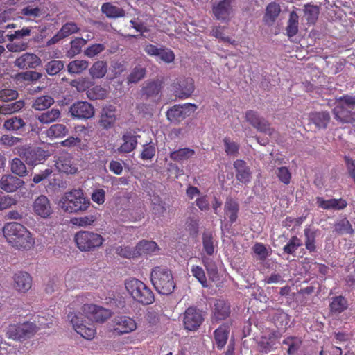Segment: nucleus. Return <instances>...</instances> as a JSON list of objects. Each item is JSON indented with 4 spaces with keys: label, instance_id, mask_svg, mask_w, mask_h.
<instances>
[{
    "label": "nucleus",
    "instance_id": "f257e3e1",
    "mask_svg": "<svg viewBox=\"0 0 355 355\" xmlns=\"http://www.w3.org/2000/svg\"><path fill=\"white\" fill-rule=\"evenodd\" d=\"M3 233L8 243L19 250H30L35 244L33 234L19 223H6L3 227Z\"/></svg>",
    "mask_w": 355,
    "mask_h": 355
},
{
    "label": "nucleus",
    "instance_id": "f03ea898",
    "mask_svg": "<svg viewBox=\"0 0 355 355\" xmlns=\"http://www.w3.org/2000/svg\"><path fill=\"white\" fill-rule=\"evenodd\" d=\"M150 281L155 289L162 295L171 294L176 287L172 271L163 266H155L152 269Z\"/></svg>",
    "mask_w": 355,
    "mask_h": 355
},
{
    "label": "nucleus",
    "instance_id": "7ed1b4c3",
    "mask_svg": "<svg viewBox=\"0 0 355 355\" xmlns=\"http://www.w3.org/2000/svg\"><path fill=\"white\" fill-rule=\"evenodd\" d=\"M59 205L65 212L78 214L86 211L90 205V201L85 196L82 189H73L63 195Z\"/></svg>",
    "mask_w": 355,
    "mask_h": 355
},
{
    "label": "nucleus",
    "instance_id": "20e7f679",
    "mask_svg": "<svg viewBox=\"0 0 355 355\" xmlns=\"http://www.w3.org/2000/svg\"><path fill=\"white\" fill-rule=\"evenodd\" d=\"M125 287L132 299L140 304L148 305L155 301L152 290L138 279L132 277L125 280Z\"/></svg>",
    "mask_w": 355,
    "mask_h": 355
},
{
    "label": "nucleus",
    "instance_id": "39448f33",
    "mask_svg": "<svg viewBox=\"0 0 355 355\" xmlns=\"http://www.w3.org/2000/svg\"><path fill=\"white\" fill-rule=\"evenodd\" d=\"M336 121L342 123H352L355 121V96L345 94L338 100L333 109Z\"/></svg>",
    "mask_w": 355,
    "mask_h": 355
},
{
    "label": "nucleus",
    "instance_id": "423d86ee",
    "mask_svg": "<svg viewBox=\"0 0 355 355\" xmlns=\"http://www.w3.org/2000/svg\"><path fill=\"white\" fill-rule=\"evenodd\" d=\"M74 241L81 252H90L99 248L104 242V238L93 231L81 230L76 233Z\"/></svg>",
    "mask_w": 355,
    "mask_h": 355
},
{
    "label": "nucleus",
    "instance_id": "0eeeda50",
    "mask_svg": "<svg viewBox=\"0 0 355 355\" xmlns=\"http://www.w3.org/2000/svg\"><path fill=\"white\" fill-rule=\"evenodd\" d=\"M37 331V326L31 322L10 324L7 334L9 338L15 340H25L31 337Z\"/></svg>",
    "mask_w": 355,
    "mask_h": 355
},
{
    "label": "nucleus",
    "instance_id": "6e6552de",
    "mask_svg": "<svg viewBox=\"0 0 355 355\" xmlns=\"http://www.w3.org/2000/svg\"><path fill=\"white\" fill-rule=\"evenodd\" d=\"M204 320L202 311L196 306L188 307L183 313V326L187 331H197Z\"/></svg>",
    "mask_w": 355,
    "mask_h": 355
},
{
    "label": "nucleus",
    "instance_id": "1a4fd4ad",
    "mask_svg": "<svg viewBox=\"0 0 355 355\" xmlns=\"http://www.w3.org/2000/svg\"><path fill=\"white\" fill-rule=\"evenodd\" d=\"M196 109L197 106L192 103L175 105L168 110L166 116L171 123L178 124L187 117L191 116Z\"/></svg>",
    "mask_w": 355,
    "mask_h": 355
},
{
    "label": "nucleus",
    "instance_id": "9d476101",
    "mask_svg": "<svg viewBox=\"0 0 355 355\" xmlns=\"http://www.w3.org/2000/svg\"><path fill=\"white\" fill-rule=\"evenodd\" d=\"M81 311L86 318L97 323L105 322L112 315L110 309L93 304H85Z\"/></svg>",
    "mask_w": 355,
    "mask_h": 355
},
{
    "label": "nucleus",
    "instance_id": "9b49d317",
    "mask_svg": "<svg viewBox=\"0 0 355 355\" xmlns=\"http://www.w3.org/2000/svg\"><path fill=\"white\" fill-rule=\"evenodd\" d=\"M245 119L252 127L261 132L269 136H272L275 132V129L270 126L269 121L261 117L259 113L254 110L246 111Z\"/></svg>",
    "mask_w": 355,
    "mask_h": 355
},
{
    "label": "nucleus",
    "instance_id": "f8f14e48",
    "mask_svg": "<svg viewBox=\"0 0 355 355\" xmlns=\"http://www.w3.org/2000/svg\"><path fill=\"white\" fill-rule=\"evenodd\" d=\"M172 87L175 96L181 99L190 97L195 89L193 78L186 77L177 78Z\"/></svg>",
    "mask_w": 355,
    "mask_h": 355
},
{
    "label": "nucleus",
    "instance_id": "ddd939ff",
    "mask_svg": "<svg viewBox=\"0 0 355 355\" xmlns=\"http://www.w3.org/2000/svg\"><path fill=\"white\" fill-rule=\"evenodd\" d=\"M20 156L28 165L36 166L42 163L48 157L47 152L40 147H28L21 150Z\"/></svg>",
    "mask_w": 355,
    "mask_h": 355
},
{
    "label": "nucleus",
    "instance_id": "4468645a",
    "mask_svg": "<svg viewBox=\"0 0 355 355\" xmlns=\"http://www.w3.org/2000/svg\"><path fill=\"white\" fill-rule=\"evenodd\" d=\"M144 50L147 55L158 57L162 61L167 64L173 62L175 58L173 51L164 46L158 47L156 45L148 44L144 46Z\"/></svg>",
    "mask_w": 355,
    "mask_h": 355
},
{
    "label": "nucleus",
    "instance_id": "2eb2a0df",
    "mask_svg": "<svg viewBox=\"0 0 355 355\" xmlns=\"http://www.w3.org/2000/svg\"><path fill=\"white\" fill-rule=\"evenodd\" d=\"M69 112L73 118L89 119L94 115V107L87 101H78L71 105Z\"/></svg>",
    "mask_w": 355,
    "mask_h": 355
},
{
    "label": "nucleus",
    "instance_id": "dca6fc26",
    "mask_svg": "<svg viewBox=\"0 0 355 355\" xmlns=\"http://www.w3.org/2000/svg\"><path fill=\"white\" fill-rule=\"evenodd\" d=\"M116 111V108L112 105L103 107L98 123L102 129L107 130L114 126L118 119Z\"/></svg>",
    "mask_w": 355,
    "mask_h": 355
},
{
    "label": "nucleus",
    "instance_id": "f3484780",
    "mask_svg": "<svg viewBox=\"0 0 355 355\" xmlns=\"http://www.w3.org/2000/svg\"><path fill=\"white\" fill-rule=\"evenodd\" d=\"M114 331L118 334L130 333L137 329V323L135 320L127 315H116L113 320Z\"/></svg>",
    "mask_w": 355,
    "mask_h": 355
},
{
    "label": "nucleus",
    "instance_id": "a211bd4d",
    "mask_svg": "<svg viewBox=\"0 0 355 355\" xmlns=\"http://www.w3.org/2000/svg\"><path fill=\"white\" fill-rule=\"evenodd\" d=\"M232 0H221L213 6L212 12L214 17L219 21L228 22L233 13Z\"/></svg>",
    "mask_w": 355,
    "mask_h": 355
},
{
    "label": "nucleus",
    "instance_id": "6ab92c4d",
    "mask_svg": "<svg viewBox=\"0 0 355 355\" xmlns=\"http://www.w3.org/2000/svg\"><path fill=\"white\" fill-rule=\"evenodd\" d=\"M41 59L32 53H24L14 62L15 67L21 69H36L41 64Z\"/></svg>",
    "mask_w": 355,
    "mask_h": 355
},
{
    "label": "nucleus",
    "instance_id": "aec40b11",
    "mask_svg": "<svg viewBox=\"0 0 355 355\" xmlns=\"http://www.w3.org/2000/svg\"><path fill=\"white\" fill-rule=\"evenodd\" d=\"M231 313L230 304L224 300H216L212 310V320L219 322L227 318Z\"/></svg>",
    "mask_w": 355,
    "mask_h": 355
},
{
    "label": "nucleus",
    "instance_id": "412c9836",
    "mask_svg": "<svg viewBox=\"0 0 355 355\" xmlns=\"http://www.w3.org/2000/svg\"><path fill=\"white\" fill-rule=\"evenodd\" d=\"M33 209L35 214L42 218H48L53 212L49 200L44 195L37 197L33 204Z\"/></svg>",
    "mask_w": 355,
    "mask_h": 355
},
{
    "label": "nucleus",
    "instance_id": "4be33fe9",
    "mask_svg": "<svg viewBox=\"0 0 355 355\" xmlns=\"http://www.w3.org/2000/svg\"><path fill=\"white\" fill-rule=\"evenodd\" d=\"M13 286L19 293H26L32 287V277L26 272L19 271L14 274Z\"/></svg>",
    "mask_w": 355,
    "mask_h": 355
},
{
    "label": "nucleus",
    "instance_id": "5701e85b",
    "mask_svg": "<svg viewBox=\"0 0 355 355\" xmlns=\"http://www.w3.org/2000/svg\"><path fill=\"white\" fill-rule=\"evenodd\" d=\"M24 181L12 175H3L0 179V188L7 193H12L23 187Z\"/></svg>",
    "mask_w": 355,
    "mask_h": 355
},
{
    "label": "nucleus",
    "instance_id": "b1692460",
    "mask_svg": "<svg viewBox=\"0 0 355 355\" xmlns=\"http://www.w3.org/2000/svg\"><path fill=\"white\" fill-rule=\"evenodd\" d=\"M315 200L317 205L325 210H343L347 206V201L343 198H331L325 200L323 198L318 196Z\"/></svg>",
    "mask_w": 355,
    "mask_h": 355
},
{
    "label": "nucleus",
    "instance_id": "393cba45",
    "mask_svg": "<svg viewBox=\"0 0 355 355\" xmlns=\"http://www.w3.org/2000/svg\"><path fill=\"white\" fill-rule=\"evenodd\" d=\"M234 168L236 171V178L240 182L248 184L251 180V171L247 163L242 159H237L234 162Z\"/></svg>",
    "mask_w": 355,
    "mask_h": 355
},
{
    "label": "nucleus",
    "instance_id": "a878e982",
    "mask_svg": "<svg viewBox=\"0 0 355 355\" xmlns=\"http://www.w3.org/2000/svg\"><path fill=\"white\" fill-rule=\"evenodd\" d=\"M139 137V135H136L131 132H125L122 135L123 143L118 148V152L126 154L133 151L137 146V138Z\"/></svg>",
    "mask_w": 355,
    "mask_h": 355
},
{
    "label": "nucleus",
    "instance_id": "bb28decb",
    "mask_svg": "<svg viewBox=\"0 0 355 355\" xmlns=\"http://www.w3.org/2000/svg\"><path fill=\"white\" fill-rule=\"evenodd\" d=\"M26 123L19 116H13L7 119L3 125V129L6 131L12 132L17 134H21L25 131Z\"/></svg>",
    "mask_w": 355,
    "mask_h": 355
},
{
    "label": "nucleus",
    "instance_id": "cd10ccee",
    "mask_svg": "<svg viewBox=\"0 0 355 355\" xmlns=\"http://www.w3.org/2000/svg\"><path fill=\"white\" fill-rule=\"evenodd\" d=\"M239 211V203L230 197L227 198L224 205V214L225 218H227L231 225L236 221Z\"/></svg>",
    "mask_w": 355,
    "mask_h": 355
},
{
    "label": "nucleus",
    "instance_id": "c85d7f7f",
    "mask_svg": "<svg viewBox=\"0 0 355 355\" xmlns=\"http://www.w3.org/2000/svg\"><path fill=\"white\" fill-rule=\"evenodd\" d=\"M80 319L78 316H74L71 319V323L74 329V330L80 334L83 338L92 340L94 338L96 335V329L94 325L92 324H86L78 325V322L76 321V319Z\"/></svg>",
    "mask_w": 355,
    "mask_h": 355
},
{
    "label": "nucleus",
    "instance_id": "c756f323",
    "mask_svg": "<svg viewBox=\"0 0 355 355\" xmlns=\"http://www.w3.org/2000/svg\"><path fill=\"white\" fill-rule=\"evenodd\" d=\"M41 77L42 74L39 72L27 71L17 73L15 76L14 80L17 85L24 87L38 80Z\"/></svg>",
    "mask_w": 355,
    "mask_h": 355
},
{
    "label": "nucleus",
    "instance_id": "7c9ffc66",
    "mask_svg": "<svg viewBox=\"0 0 355 355\" xmlns=\"http://www.w3.org/2000/svg\"><path fill=\"white\" fill-rule=\"evenodd\" d=\"M310 121L319 129H326L331 121L328 111L314 112L309 115Z\"/></svg>",
    "mask_w": 355,
    "mask_h": 355
},
{
    "label": "nucleus",
    "instance_id": "2f4dec72",
    "mask_svg": "<svg viewBox=\"0 0 355 355\" xmlns=\"http://www.w3.org/2000/svg\"><path fill=\"white\" fill-rule=\"evenodd\" d=\"M230 333V326L223 323L214 332V338L218 349H222L226 345Z\"/></svg>",
    "mask_w": 355,
    "mask_h": 355
},
{
    "label": "nucleus",
    "instance_id": "473e14b6",
    "mask_svg": "<svg viewBox=\"0 0 355 355\" xmlns=\"http://www.w3.org/2000/svg\"><path fill=\"white\" fill-rule=\"evenodd\" d=\"M55 165L59 171L67 174H75L78 171V167L70 156L60 157Z\"/></svg>",
    "mask_w": 355,
    "mask_h": 355
},
{
    "label": "nucleus",
    "instance_id": "72a5a7b5",
    "mask_svg": "<svg viewBox=\"0 0 355 355\" xmlns=\"http://www.w3.org/2000/svg\"><path fill=\"white\" fill-rule=\"evenodd\" d=\"M162 88V81L159 80L149 81L142 87L141 94L146 98L155 97L161 92Z\"/></svg>",
    "mask_w": 355,
    "mask_h": 355
},
{
    "label": "nucleus",
    "instance_id": "f704fd0d",
    "mask_svg": "<svg viewBox=\"0 0 355 355\" xmlns=\"http://www.w3.org/2000/svg\"><path fill=\"white\" fill-rule=\"evenodd\" d=\"M101 10L102 13L110 19L123 17L125 15V11L122 8L114 6L110 2L103 3Z\"/></svg>",
    "mask_w": 355,
    "mask_h": 355
},
{
    "label": "nucleus",
    "instance_id": "c9c22d12",
    "mask_svg": "<svg viewBox=\"0 0 355 355\" xmlns=\"http://www.w3.org/2000/svg\"><path fill=\"white\" fill-rule=\"evenodd\" d=\"M281 12V8L279 3L272 1L270 3L266 8L263 16V21L266 24H272L278 17Z\"/></svg>",
    "mask_w": 355,
    "mask_h": 355
},
{
    "label": "nucleus",
    "instance_id": "e433bc0d",
    "mask_svg": "<svg viewBox=\"0 0 355 355\" xmlns=\"http://www.w3.org/2000/svg\"><path fill=\"white\" fill-rule=\"evenodd\" d=\"M348 308V302L343 295L333 297L329 303V311L333 314H340Z\"/></svg>",
    "mask_w": 355,
    "mask_h": 355
},
{
    "label": "nucleus",
    "instance_id": "4c0bfd02",
    "mask_svg": "<svg viewBox=\"0 0 355 355\" xmlns=\"http://www.w3.org/2000/svg\"><path fill=\"white\" fill-rule=\"evenodd\" d=\"M333 232L338 235L354 234V230L347 218H343L335 222Z\"/></svg>",
    "mask_w": 355,
    "mask_h": 355
},
{
    "label": "nucleus",
    "instance_id": "58836bf2",
    "mask_svg": "<svg viewBox=\"0 0 355 355\" xmlns=\"http://www.w3.org/2000/svg\"><path fill=\"white\" fill-rule=\"evenodd\" d=\"M159 250L157 244L153 241L142 240L136 245V250L138 256L143 254H150L155 253Z\"/></svg>",
    "mask_w": 355,
    "mask_h": 355
},
{
    "label": "nucleus",
    "instance_id": "ea45409f",
    "mask_svg": "<svg viewBox=\"0 0 355 355\" xmlns=\"http://www.w3.org/2000/svg\"><path fill=\"white\" fill-rule=\"evenodd\" d=\"M195 150L189 148H179L170 153L169 157L177 162L188 160L195 155Z\"/></svg>",
    "mask_w": 355,
    "mask_h": 355
},
{
    "label": "nucleus",
    "instance_id": "a19ab883",
    "mask_svg": "<svg viewBox=\"0 0 355 355\" xmlns=\"http://www.w3.org/2000/svg\"><path fill=\"white\" fill-rule=\"evenodd\" d=\"M89 71L92 78H102L107 72V64L105 61L98 60L92 65Z\"/></svg>",
    "mask_w": 355,
    "mask_h": 355
},
{
    "label": "nucleus",
    "instance_id": "79ce46f5",
    "mask_svg": "<svg viewBox=\"0 0 355 355\" xmlns=\"http://www.w3.org/2000/svg\"><path fill=\"white\" fill-rule=\"evenodd\" d=\"M55 101L49 95H44L37 97L32 105V107L35 110L42 111L50 107Z\"/></svg>",
    "mask_w": 355,
    "mask_h": 355
},
{
    "label": "nucleus",
    "instance_id": "37998d69",
    "mask_svg": "<svg viewBox=\"0 0 355 355\" xmlns=\"http://www.w3.org/2000/svg\"><path fill=\"white\" fill-rule=\"evenodd\" d=\"M68 128L64 124L56 123L50 126L47 129L46 136L51 139L61 138L65 137L68 134Z\"/></svg>",
    "mask_w": 355,
    "mask_h": 355
},
{
    "label": "nucleus",
    "instance_id": "c03bdc74",
    "mask_svg": "<svg viewBox=\"0 0 355 355\" xmlns=\"http://www.w3.org/2000/svg\"><path fill=\"white\" fill-rule=\"evenodd\" d=\"M58 109L53 108L37 116V120L43 124H49L57 121L60 117Z\"/></svg>",
    "mask_w": 355,
    "mask_h": 355
},
{
    "label": "nucleus",
    "instance_id": "a18cd8bd",
    "mask_svg": "<svg viewBox=\"0 0 355 355\" xmlns=\"http://www.w3.org/2000/svg\"><path fill=\"white\" fill-rule=\"evenodd\" d=\"M89 67V62L85 60H75L67 65V71L70 74H80Z\"/></svg>",
    "mask_w": 355,
    "mask_h": 355
},
{
    "label": "nucleus",
    "instance_id": "49530a36",
    "mask_svg": "<svg viewBox=\"0 0 355 355\" xmlns=\"http://www.w3.org/2000/svg\"><path fill=\"white\" fill-rule=\"evenodd\" d=\"M299 17L293 11L289 15L288 24L286 28V35L288 37L295 36L298 33Z\"/></svg>",
    "mask_w": 355,
    "mask_h": 355
},
{
    "label": "nucleus",
    "instance_id": "de8ad7c7",
    "mask_svg": "<svg viewBox=\"0 0 355 355\" xmlns=\"http://www.w3.org/2000/svg\"><path fill=\"white\" fill-rule=\"evenodd\" d=\"M282 343L288 347L287 350L288 354L294 355L300 348L302 340L300 338L296 336H288L283 340Z\"/></svg>",
    "mask_w": 355,
    "mask_h": 355
},
{
    "label": "nucleus",
    "instance_id": "09e8293b",
    "mask_svg": "<svg viewBox=\"0 0 355 355\" xmlns=\"http://www.w3.org/2000/svg\"><path fill=\"white\" fill-rule=\"evenodd\" d=\"M10 171L19 177H25L28 171L25 164L19 158H14L10 162Z\"/></svg>",
    "mask_w": 355,
    "mask_h": 355
},
{
    "label": "nucleus",
    "instance_id": "8fccbe9b",
    "mask_svg": "<svg viewBox=\"0 0 355 355\" xmlns=\"http://www.w3.org/2000/svg\"><path fill=\"white\" fill-rule=\"evenodd\" d=\"M304 17L309 24H315L320 13L318 6L306 4L304 6Z\"/></svg>",
    "mask_w": 355,
    "mask_h": 355
},
{
    "label": "nucleus",
    "instance_id": "3c124183",
    "mask_svg": "<svg viewBox=\"0 0 355 355\" xmlns=\"http://www.w3.org/2000/svg\"><path fill=\"white\" fill-rule=\"evenodd\" d=\"M87 40L82 37H76L71 40L70 49L67 51V56L73 58L81 52L82 47L85 45Z\"/></svg>",
    "mask_w": 355,
    "mask_h": 355
},
{
    "label": "nucleus",
    "instance_id": "603ef678",
    "mask_svg": "<svg viewBox=\"0 0 355 355\" xmlns=\"http://www.w3.org/2000/svg\"><path fill=\"white\" fill-rule=\"evenodd\" d=\"M305 247L309 252H314L316 250L315 237L316 232L309 228L304 229Z\"/></svg>",
    "mask_w": 355,
    "mask_h": 355
},
{
    "label": "nucleus",
    "instance_id": "864d4df0",
    "mask_svg": "<svg viewBox=\"0 0 355 355\" xmlns=\"http://www.w3.org/2000/svg\"><path fill=\"white\" fill-rule=\"evenodd\" d=\"M224 150L227 155L236 157L239 154V145L232 140L230 137L223 139Z\"/></svg>",
    "mask_w": 355,
    "mask_h": 355
},
{
    "label": "nucleus",
    "instance_id": "5fc2aeb1",
    "mask_svg": "<svg viewBox=\"0 0 355 355\" xmlns=\"http://www.w3.org/2000/svg\"><path fill=\"white\" fill-rule=\"evenodd\" d=\"M107 90L101 86L96 85L87 91V96L91 100H102L106 98Z\"/></svg>",
    "mask_w": 355,
    "mask_h": 355
},
{
    "label": "nucleus",
    "instance_id": "6e6d98bb",
    "mask_svg": "<svg viewBox=\"0 0 355 355\" xmlns=\"http://www.w3.org/2000/svg\"><path fill=\"white\" fill-rule=\"evenodd\" d=\"M24 107V102L18 101L10 104H6L0 106L1 114H10L14 112H18Z\"/></svg>",
    "mask_w": 355,
    "mask_h": 355
},
{
    "label": "nucleus",
    "instance_id": "4d7b16f0",
    "mask_svg": "<svg viewBox=\"0 0 355 355\" xmlns=\"http://www.w3.org/2000/svg\"><path fill=\"white\" fill-rule=\"evenodd\" d=\"M64 67V61L53 60L46 63L45 70L49 75L54 76L62 70Z\"/></svg>",
    "mask_w": 355,
    "mask_h": 355
},
{
    "label": "nucleus",
    "instance_id": "13d9d810",
    "mask_svg": "<svg viewBox=\"0 0 355 355\" xmlns=\"http://www.w3.org/2000/svg\"><path fill=\"white\" fill-rule=\"evenodd\" d=\"M203 249L209 256H211L214 253V245L213 241V236L211 233L205 232L202 234Z\"/></svg>",
    "mask_w": 355,
    "mask_h": 355
},
{
    "label": "nucleus",
    "instance_id": "bf43d9fd",
    "mask_svg": "<svg viewBox=\"0 0 355 355\" xmlns=\"http://www.w3.org/2000/svg\"><path fill=\"white\" fill-rule=\"evenodd\" d=\"M146 75V69L143 67H136L130 72L128 76V83H137L144 78Z\"/></svg>",
    "mask_w": 355,
    "mask_h": 355
},
{
    "label": "nucleus",
    "instance_id": "052dcab7",
    "mask_svg": "<svg viewBox=\"0 0 355 355\" xmlns=\"http://www.w3.org/2000/svg\"><path fill=\"white\" fill-rule=\"evenodd\" d=\"M152 210L154 214L158 216L163 215L166 210L164 202L159 196H154L152 198Z\"/></svg>",
    "mask_w": 355,
    "mask_h": 355
},
{
    "label": "nucleus",
    "instance_id": "680f3d73",
    "mask_svg": "<svg viewBox=\"0 0 355 355\" xmlns=\"http://www.w3.org/2000/svg\"><path fill=\"white\" fill-rule=\"evenodd\" d=\"M80 31V28L78 26L77 24L75 22H67L62 25L61 28L60 29V33L63 35V37H67L69 35L77 33Z\"/></svg>",
    "mask_w": 355,
    "mask_h": 355
},
{
    "label": "nucleus",
    "instance_id": "e2e57ef3",
    "mask_svg": "<svg viewBox=\"0 0 355 355\" xmlns=\"http://www.w3.org/2000/svg\"><path fill=\"white\" fill-rule=\"evenodd\" d=\"M96 220L94 215H87L81 217H75L71 219V223L80 227H86L92 225Z\"/></svg>",
    "mask_w": 355,
    "mask_h": 355
},
{
    "label": "nucleus",
    "instance_id": "0e129e2a",
    "mask_svg": "<svg viewBox=\"0 0 355 355\" xmlns=\"http://www.w3.org/2000/svg\"><path fill=\"white\" fill-rule=\"evenodd\" d=\"M192 275L196 277L203 287H207V280L204 270L199 266H192L191 269Z\"/></svg>",
    "mask_w": 355,
    "mask_h": 355
},
{
    "label": "nucleus",
    "instance_id": "69168bd1",
    "mask_svg": "<svg viewBox=\"0 0 355 355\" xmlns=\"http://www.w3.org/2000/svg\"><path fill=\"white\" fill-rule=\"evenodd\" d=\"M302 245V241L296 236H293L284 247L283 250L285 253L292 254L295 252L297 248L300 247Z\"/></svg>",
    "mask_w": 355,
    "mask_h": 355
},
{
    "label": "nucleus",
    "instance_id": "338daca9",
    "mask_svg": "<svg viewBox=\"0 0 355 355\" xmlns=\"http://www.w3.org/2000/svg\"><path fill=\"white\" fill-rule=\"evenodd\" d=\"M275 173L281 182L286 185L290 183L291 180V173L287 167H278L275 171Z\"/></svg>",
    "mask_w": 355,
    "mask_h": 355
},
{
    "label": "nucleus",
    "instance_id": "774afa93",
    "mask_svg": "<svg viewBox=\"0 0 355 355\" xmlns=\"http://www.w3.org/2000/svg\"><path fill=\"white\" fill-rule=\"evenodd\" d=\"M155 144L150 142L144 145L140 157L143 160H150L155 156Z\"/></svg>",
    "mask_w": 355,
    "mask_h": 355
}]
</instances>
